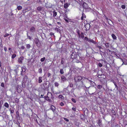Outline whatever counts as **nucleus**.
Masks as SVG:
<instances>
[{"instance_id":"69168bd1","label":"nucleus","mask_w":127,"mask_h":127,"mask_svg":"<svg viewBox=\"0 0 127 127\" xmlns=\"http://www.w3.org/2000/svg\"><path fill=\"white\" fill-rule=\"evenodd\" d=\"M112 111L113 112H114V110H112Z\"/></svg>"},{"instance_id":"37998d69","label":"nucleus","mask_w":127,"mask_h":127,"mask_svg":"<svg viewBox=\"0 0 127 127\" xmlns=\"http://www.w3.org/2000/svg\"><path fill=\"white\" fill-rule=\"evenodd\" d=\"M105 46L106 47H108L109 46L108 43H106L105 44Z\"/></svg>"},{"instance_id":"9b49d317","label":"nucleus","mask_w":127,"mask_h":127,"mask_svg":"<svg viewBox=\"0 0 127 127\" xmlns=\"http://www.w3.org/2000/svg\"><path fill=\"white\" fill-rule=\"evenodd\" d=\"M58 98L59 99H60L62 100H64V97L61 95H59Z\"/></svg>"},{"instance_id":"f8f14e48","label":"nucleus","mask_w":127,"mask_h":127,"mask_svg":"<svg viewBox=\"0 0 127 127\" xmlns=\"http://www.w3.org/2000/svg\"><path fill=\"white\" fill-rule=\"evenodd\" d=\"M42 81V77H39L38 78V83H41Z\"/></svg>"},{"instance_id":"49530a36","label":"nucleus","mask_w":127,"mask_h":127,"mask_svg":"<svg viewBox=\"0 0 127 127\" xmlns=\"http://www.w3.org/2000/svg\"><path fill=\"white\" fill-rule=\"evenodd\" d=\"M50 35L52 36L53 35L54 36V33L52 32L50 33Z\"/></svg>"},{"instance_id":"de8ad7c7","label":"nucleus","mask_w":127,"mask_h":127,"mask_svg":"<svg viewBox=\"0 0 127 127\" xmlns=\"http://www.w3.org/2000/svg\"><path fill=\"white\" fill-rule=\"evenodd\" d=\"M25 47H24L23 46H22L21 47V49H25Z\"/></svg>"},{"instance_id":"ddd939ff","label":"nucleus","mask_w":127,"mask_h":127,"mask_svg":"<svg viewBox=\"0 0 127 127\" xmlns=\"http://www.w3.org/2000/svg\"><path fill=\"white\" fill-rule=\"evenodd\" d=\"M61 78L62 80L64 82L66 80V78L64 76H62L61 77Z\"/></svg>"},{"instance_id":"aec40b11","label":"nucleus","mask_w":127,"mask_h":127,"mask_svg":"<svg viewBox=\"0 0 127 127\" xmlns=\"http://www.w3.org/2000/svg\"><path fill=\"white\" fill-rule=\"evenodd\" d=\"M19 86H17V89L18 90V93H20L21 91V89H20V90H18V89H19Z\"/></svg>"},{"instance_id":"7ed1b4c3","label":"nucleus","mask_w":127,"mask_h":127,"mask_svg":"<svg viewBox=\"0 0 127 127\" xmlns=\"http://www.w3.org/2000/svg\"><path fill=\"white\" fill-rule=\"evenodd\" d=\"M82 78L81 76H78L74 78V80L75 82H77L80 81Z\"/></svg>"},{"instance_id":"680f3d73","label":"nucleus","mask_w":127,"mask_h":127,"mask_svg":"<svg viewBox=\"0 0 127 127\" xmlns=\"http://www.w3.org/2000/svg\"><path fill=\"white\" fill-rule=\"evenodd\" d=\"M65 20L66 21L68 22V20L66 19H65Z\"/></svg>"},{"instance_id":"c03bdc74","label":"nucleus","mask_w":127,"mask_h":127,"mask_svg":"<svg viewBox=\"0 0 127 127\" xmlns=\"http://www.w3.org/2000/svg\"><path fill=\"white\" fill-rule=\"evenodd\" d=\"M72 110L75 111H76V108L75 107H72Z\"/></svg>"},{"instance_id":"864d4df0","label":"nucleus","mask_w":127,"mask_h":127,"mask_svg":"<svg viewBox=\"0 0 127 127\" xmlns=\"http://www.w3.org/2000/svg\"><path fill=\"white\" fill-rule=\"evenodd\" d=\"M91 42H92L93 43H95V41H94V40H91Z\"/></svg>"},{"instance_id":"ea45409f","label":"nucleus","mask_w":127,"mask_h":127,"mask_svg":"<svg viewBox=\"0 0 127 127\" xmlns=\"http://www.w3.org/2000/svg\"><path fill=\"white\" fill-rule=\"evenodd\" d=\"M63 59L62 58V59H61V63L62 64H63L64 63V61L63 60Z\"/></svg>"},{"instance_id":"2eb2a0df","label":"nucleus","mask_w":127,"mask_h":127,"mask_svg":"<svg viewBox=\"0 0 127 127\" xmlns=\"http://www.w3.org/2000/svg\"><path fill=\"white\" fill-rule=\"evenodd\" d=\"M111 36L112 37L113 39H116L117 37L116 36L113 34H112L111 35Z\"/></svg>"},{"instance_id":"6e6d98bb","label":"nucleus","mask_w":127,"mask_h":127,"mask_svg":"<svg viewBox=\"0 0 127 127\" xmlns=\"http://www.w3.org/2000/svg\"><path fill=\"white\" fill-rule=\"evenodd\" d=\"M84 39L85 40L87 41L88 38L87 37H85Z\"/></svg>"},{"instance_id":"4468645a","label":"nucleus","mask_w":127,"mask_h":127,"mask_svg":"<svg viewBox=\"0 0 127 127\" xmlns=\"http://www.w3.org/2000/svg\"><path fill=\"white\" fill-rule=\"evenodd\" d=\"M43 7H37V9L39 11H41L42 10Z\"/></svg>"},{"instance_id":"5701e85b","label":"nucleus","mask_w":127,"mask_h":127,"mask_svg":"<svg viewBox=\"0 0 127 127\" xmlns=\"http://www.w3.org/2000/svg\"><path fill=\"white\" fill-rule=\"evenodd\" d=\"M17 8L18 10H20L22 8V7L21 6H18Z\"/></svg>"},{"instance_id":"e433bc0d","label":"nucleus","mask_w":127,"mask_h":127,"mask_svg":"<svg viewBox=\"0 0 127 127\" xmlns=\"http://www.w3.org/2000/svg\"><path fill=\"white\" fill-rule=\"evenodd\" d=\"M121 8L123 9H125L126 8V6L125 5H123L121 6Z\"/></svg>"},{"instance_id":"58836bf2","label":"nucleus","mask_w":127,"mask_h":127,"mask_svg":"<svg viewBox=\"0 0 127 127\" xmlns=\"http://www.w3.org/2000/svg\"><path fill=\"white\" fill-rule=\"evenodd\" d=\"M67 122H68L69 121V120L68 119H67L65 118H63Z\"/></svg>"},{"instance_id":"4d7b16f0","label":"nucleus","mask_w":127,"mask_h":127,"mask_svg":"<svg viewBox=\"0 0 127 127\" xmlns=\"http://www.w3.org/2000/svg\"><path fill=\"white\" fill-rule=\"evenodd\" d=\"M16 114L17 115H19V113L18 111H17L16 112Z\"/></svg>"},{"instance_id":"2f4dec72","label":"nucleus","mask_w":127,"mask_h":127,"mask_svg":"<svg viewBox=\"0 0 127 127\" xmlns=\"http://www.w3.org/2000/svg\"><path fill=\"white\" fill-rule=\"evenodd\" d=\"M90 25L89 24H87L85 26V27L86 28V27H87V26L89 27V28H90Z\"/></svg>"},{"instance_id":"0e129e2a","label":"nucleus","mask_w":127,"mask_h":127,"mask_svg":"<svg viewBox=\"0 0 127 127\" xmlns=\"http://www.w3.org/2000/svg\"><path fill=\"white\" fill-rule=\"evenodd\" d=\"M27 37L28 36H29L28 35V33H27Z\"/></svg>"},{"instance_id":"0eeeda50","label":"nucleus","mask_w":127,"mask_h":127,"mask_svg":"<svg viewBox=\"0 0 127 127\" xmlns=\"http://www.w3.org/2000/svg\"><path fill=\"white\" fill-rule=\"evenodd\" d=\"M70 4L67 3H66L64 4V7L65 9L67 8L69 6Z\"/></svg>"},{"instance_id":"9d476101","label":"nucleus","mask_w":127,"mask_h":127,"mask_svg":"<svg viewBox=\"0 0 127 127\" xmlns=\"http://www.w3.org/2000/svg\"><path fill=\"white\" fill-rule=\"evenodd\" d=\"M86 18V16L85 15L84 13L82 14V16L81 18V19L82 20H85Z\"/></svg>"},{"instance_id":"3c124183","label":"nucleus","mask_w":127,"mask_h":127,"mask_svg":"<svg viewBox=\"0 0 127 127\" xmlns=\"http://www.w3.org/2000/svg\"><path fill=\"white\" fill-rule=\"evenodd\" d=\"M4 49L5 52L6 51H7V48L5 47H4Z\"/></svg>"},{"instance_id":"4c0bfd02","label":"nucleus","mask_w":127,"mask_h":127,"mask_svg":"<svg viewBox=\"0 0 127 127\" xmlns=\"http://www.w3.org/2000/svg\"><path fill=\"white\" fill-rule=\"evenodd\" d=\"M103 75L101 74V75H98V77L99 78H101L102 76H103Z\"/></svg>"},{"instance_id":"bf43d9fd","label":"nucleus","mask_w":127,"mask_h":127,"mask_svg":"<svg viewBox=\"0 0 127 127\" xmlns=\"http://www.w3.org/2000/svg\"><path fill=\"white\" fill-rule=\"evenodd\" d=\"M99 49H100L101 48V46H98V47Z\"/></svg>"},{"instance_id":"423d86ee","label":"nucleus","mask_w":127,"mask_h":127,"mask_svg":"<svg viewBox=\"0 0 127 127\" xmlns=\"http://www.w3.org/2000/svg\"><path fill=\"white\" fill-rule=\"evenodd\" d=\"M30 31L32 33H33L35 32V29L34 27H32L30 28Z\"/></svg>"},{"instance_id":"774afa93","label":"nucleus","mask_w":127,"mask_h":127,"mask_svg":"<svg viewBox=\"0 0 127 127\" xmlns=\"http://www.w3.org/2000/svg\"><path fill=\"white\" fill-rule=\"evenodd\" d=\"M115 84V86H117V85H116V84Z\"/></svg>"},{"instance_id":"c9c22d12","label":"nucleus","mask_w":127,"mask_h":127,"mask_svg":"<svg viewBox=\"0 0 127 127\" xmlns=\"http://www.w3.org/2000/svg\"><path fill=\"white\" fill-rule=\"evenodd\" d=\"M121 60L123 62L122 65H123V64H124L126 65L127 64V63L126 62H124L123 60H122V59H121Z\"/></svg>"},{"instance_id":"8fccbe9b","label":"nucleus","mask_w":127,"mask_h":127,"mask_svg":"<svg viewBox=\"0 0 127 127\" xmlns=\"http://www.w3.org/2000/svg\"><path fill=\"white\" fill-rule=\"evenodd\" d=\"M8 35H9L7 33H6L5 35H4V37H6V36H8Z\"/></svg>"},{"instance_id":"dca6fc26","label":"nucleus","mask_w":127,"mask_h":127,"mask_svg":"<svg viewBox=\"0 0 127 127\" xmlns=\"http://www.w3.org/2000/svg\"><path fill=\"white\" fill-rule=\"evenodd\" d=\"M55 107L53 105H52L51 107V109L53 112L55 110Z\"/></svg>"},{"instance_id":"09e8293b","label":"nucleus","mask_w":127,"mask_h":127,"mask_svg":"<svg viewBox=\"0 0 127 127\" xmlns=\"http://www.w3.org/2000/svg\"><path fill=\"white\" fill-rule=\"evenodd\" d=\"M47 100L48 101L50 102H52V100L50 99H48V100Z\"/></svg>"},{"instance_id":"5fc2aeb1","label":"nucleus","mask_w":127,"mask_h":127,"mask_svg":"<svg viewBox=\"0 0 127 127\" xmlns=\"http://www.w3.org/2000/svg\"><path fill=\"white\" fill-rule=\"evenodd\" d=\"M28 38L29 39H31V37L29 36H28Z\"/></svg>"},{"instance_id":"f257e3e1","label":"nucleus","mask_w":127,"mask_h":127,"mask_svg":"<svg viewBox=\"0 0 127 127\" xmlns=\"http://www.w3.org/2000/svg\"><path fill=\"white\" fill-rule=\"evenodd\" d=\"M107 64L106 62L103 60H100L99 61V63H98V65L99 66L101 67L103 65H105Z\"/></svg>"},{"instance_id":"13d9d810","label":"nucleus","mask_w":127,"mask_h":127,"mask_svg":"<svg viewBox=\"0 0 127 127\" xmlns=\"http://www.w3.org/2000/svg\"><path fill=\"white\" fill-rule=\"evenodd\" d=\"M91 40L90 39H89L88 38L87 41L88 42H91Z\"/></svg>"},{"instance_id":"1a4fd4ad","label":"nucleus","mask_w":127,"mask_h":127,"mask_svg":"<svg viewBox=\"0 0 127 127\" xmlns=\"http://www.w3.org/2000/svg\"><path fill=\"white\" fill-rule=\"evenodd\" d=\"M83 7L84 8L86 9L88 8V5L86 3H84L83 5Z\"/></svg>"},{"instance_id":"6ab92c4d","label":"nucleus","mask_w":127,"mask_h":127,"mask_svg":"<svg viewBox=\"0 0 127 127\" xmlns=\"http://www.w3.org/2000/svg\"><path fill=\"white\" fill-rule=\"evenodd\" d=\"M4 106L7 108H8L9 107V105L8 104L7 102H5L4 104Z\"/></svg>"},{"instance_id":"b1692460","label":"nucleus","mask_w":127,"mask_h":127,"mask_svg":"<svg viewBox=\"0 0 127 127\" xmlns=\"http://www.w3.org/2000/svg\"><path fill=\"white\" fill-rule=\"evenodd\" d=\"M16 56V55L15 54H13L11 56V58L12 59H14V58H15Z\"/></svg>"},{"instance_id":"c756f323","label":"nucleus","mask_w":127,"mask_h":127,"mask_svg":"<svg viewBox=\"0 0 127 127\" xmlns=\"http://www.w3.org/2000/svg\"><path fill=\"white\" fill-rule=\"evenodd\" d=\"M55 85L56 87H58L59 86V84L58 83L56 82L55 83Z\"/></svg>"},{"instance_id":"20e7f679","label":"nucleus","mask_w":127,"mask_h":127,"mask_svg":"<svg viewBox=\"0 0 127 127\" xmlns=\"http://www.w3.org/2000/svg\"><path fill=\"white\" fill-rule=\"evenodd\" d=\"M24 59V57H20L18 59V63L20 64L22 63V61Z\"/></svg>"},{"instance_id":"c85d7f7f","label":"nucleus","mask_w":127,"mask_h":127,"mask_svg":"<svg viewBox=\"0 0 127 127\" xmlns=\"http://www.w3.org/2000/svg\"><path fill=\"white\" fill-rule=\"evenodd\" d=\"M45 59V57H43V58H41L40 59V61L41 62H43Z\"/></svg>"},{"instance_id":"e2e57ef3","label":"nucleus","mask_w":127,"mask_h":127,"mask_svg":"<svg viewBox=\"0 0 127 127\" xmlns=\"http://www.w3.org/2000/svg\"><path fill=\"white\" fill-rule=\"evenodd\" d=\"M11 49V48H8V50H10Z\"/></svg>"},{"instance_id":"603ef678","label":"nucleus","mask_w":127,"mask_h":127,"mask_svg":"<svg viewBox=\"0 0 127 127\" xmlns=\"http://www.w3.org/2000/svg\"><path fill=\"white\" fill-rule=\"evenodd\" d=\"M49 98V97L48 96H46L45 97V98L46 100H47V98Z\"/></svg>"},{"instance_id":"338daca9","label":"nucleus","mask_w":127,"mask_h":127,"mask_svg":"<svg viewBox=\"0 0 127 127\" xmlns=\"http://www.w3.org/2000/svg\"><path fill=\"white\" fill-rule=\"evenodd\" d=\"M52 6V5H51L50 6H49V8H50V7H51Z\"/></svg>"},{"instance_id":"4be33fe9","label":"nucleus","mask_w":127,"mask_h":127,"mask_svg":"<svg viewBox=\"0 0 127 127\" xmlns=\"http://www.w3.org/2000/svg\"><path fill=\"white\" fill-rule=\"evenodd\" d=\"M60 72L61 74H63L64 73V71L63 69H61L60 70Z\"/></svg>"},{"instance_id":"bb28decb","label":"nucleus","mask_w":127,"mask_h":127,"mask_svg":"<svg viewBox=\"0 0 127 127\" xmlns=\"http://www.w3.org/2000/svg\"><path fill=\"white\" fill-rule=\"evenodd\" d=\"M97 87L98 89H101L102 88V86L101 85H98L97 86Z\"/></svg>"},{"instance_id":"a211bd4d","label":"nucleus","mask_w":127,"mask_h":127,"mask_svg":"<svg viewBox=\"0 0 127 127\" xmlns=\"http://www.w3.org/2000/svg\"><path fill=\"white\" fill-rule=\"evenodd\" d=\"M31 47V46L29 44H27L26 45V47L27 48L29 49Z\"/></svg>"},{"instance_id":"052dcab7","label":"nucleus","mask_w":127,"mask_h":127,"mask_svg":"<svg viewBox=\"0 0 127 127\" xmlns=\"http://www.w3.org/2000/svg\"><path fill=\"white\" fill-rule=\"evenodd\" d=\"M44 95H41V97H42V96H43Z\"/></svg>"},{"instance_id":"72a5a7b5","label":"nucleus","mask_w":127,"mask_h":127,"mask_svg":"<svg viewBox=\"0 0 127 127\" xmlns=\"http://www.w3.org/2000/svg\"><path fill=\"white\" fill-rule=\"evenodd\" d=\"M71 100H72V101L74 102L75 103H76V101L75 99L74 98H72Z\"/></svg>"},{"instance_id":"f3484780","label":"nucleus","mask_w":127,"mask_h":127,"mask_svg":"<svg viewBox=\"0 0 127 127\" xmlns=\"http://www.w3.org/2000/svg\"><path fill=\"white\" fill-rule=\"evenodd\" d=\"M101 121L100 120H99L97 124L99 126H100L101 125Z\"/></svg>"},{"instance_id":"a878e982","label":"nucleus","mask_w":127,"mask_h":127,"mask_svg":"<svg viewBox=\"0 0 127 127\" xmlns=\"http://www.w3.org/2000/svg\"><path fill=\"white\" fill-rule=\"evenodd\" d=\"M75 115L74 114H71L70 115V117H71V118H73L75 117Z\"/></svg>"},{"instance_id":"6e6552de","label":"nucleus","mask_w":127,"mask_h":127,"mask_svg":"<svg viewBox=\"0 0 127 127\" xmlns=\"http://www.w3.org/2000/svg\"><path fill=\"white\" fill-rule=\"evenodd\" d=\"M28 78V77L26 76H25V77L23 79V82L24 83H26L27 81V79Z\"/></svg>"},{"instance_id":"412c9836","label":"nucleus","mask_w":127,"mask_h":127,"mask_svg":"<svg viewBox=\"0 0 127 127\" xmlns=\"http://www.w3.org/2000/svg\"><path fill=\"white\" fill-rule=\"evenodd\" d=\"M57 15V12L55 11H53V16L54 17H55Z\"/></svg>"},{"instance_id":"39448f33","label":"nucleus","mask_w":127,"mask_h":127,"mask_svg":"<svg viewBox=\"0 0 127 127\" xmlns=\"http://www.w3.org/2000/svg\"><path fill=\"white\" fill-rule=\"evenodd\" d=\"M78 34L79 35V37L81 38H83L84 37V34L83 33L81 32L80 34L79 32H77Z\"/></svg>"},{"instance_id":"f704fd0d","label":"nucleus","mask_w":127,"mask_h":127,"mask_svg":"<svg viewBox=\"0 0 127 127\" xmlns=\"http://www.w3.org/2000/svg\"><path fill=\"white\" fill-rule=\"evenodd\" d=\"M50 95L51 96V98L52 96V94L51 93L48 92L47 94V95Z\"/></svg>"},{"instance_id":"a19ab883","label":"nucleus","mask_w":127,"mask_h":127,"mask_svg":"<svg viewBox=\"0 0 127 127\" xmlns=\"http://www.w3.org/2000/svg\"><path fill=\"white\" fill-rule=\"evenodd\" d=\"M25 83H24L23 82L22 84V86L24 88L25 87Z\"/></svg>"},{"instance_id":"f03ea898","label":"nucleus","mask_w":127,"mask_h":127,"mask_svg":"<svg viewBox=\"0 0 127 127\" xmlns=\"http://www.w3.org/2000/svg\"><path fill=\"white\" fill-rule=\"evenodd\" d=\"M26 70V68L25 66H22L21 67V74L23 75L24 74Z\"/></svg>"},{"instance_id":"cd10ccee","label":"nucleus","mask_w":127,"mask_h":127,"mask_svg":"<svg viewBox=\"0 0 127 127\" xmlns=\"http://www.w3.org/2000/svg\"><path fill=\"white\" fill-rule=\"evenodd\" d=\"M42 69L41 68H39L38 70V72L40 73H42Z\"/></svg>"},{"instance_id":"79ce46f5","label":"nucleus","mask_w":127,"mask_h":127,"mask_svg":"<svg viewBox=\"0 0 127 127\" xmlns=\"http://www.w3.org/2000/svg\"><path fill=\"white\" fill-rule=\"evenodd\" d=\"M4 84L3 83H1V87H4Z\"/></svg>"},{"instance_id":"473e14b6","label":"nucleus","mask_w":127,"mask_h":127,"mask_svg":"<svg viewBox=\"0 0 127 127\" xmlns=\"http://www.w3.org/2000/svg\"><path fill=\"white\" fill-rule=\"evenodd\" d=\"M70 87H72L73 86V85L72 83H70L68 85Z\"/></svg>"},{"instance_id":"393cba45","label":"nucleus","mask_w":127,"mask_h":127,"mask_svg":"<svg viewBox=\"0 0 127 127\" xmlns=\"http://www.w3.org/2000/svg\"><path fill=\"white\" fill-rule=\"evenodd\" d=\"M9 110L11 114L13 113L14 112V110L13 109H10Z\"/></svg>"},{"instance_id":"a18cd8bd","label":"nucleus","mask_w":127,"mask_h":127,"mask_svg":"<svg viewBox=\"0 0 127 127\" xmlns=\"http://www.w3.org/2000/svg\"><path fill=\"white\" fill-rule=\"evenodd\" d=\"M51 74L50 73H48L47 74V77H49L51 76Z\"/></svg>"},{"instance_id":"7c9ffc66","label":"nucleus","mask_w":127,"mask_h":127,"mask_svg":"<svg viewBox=\"0 0 127 127\" xmlns=\"http://www.w3.org/2000/svg\"><path fill=\"white\" fill-rule=\"evenodd\" d=\"M64 104L62 102H61L60 103V105L62 106H63L64 105Z\"/></svg>"}]
</instances>
